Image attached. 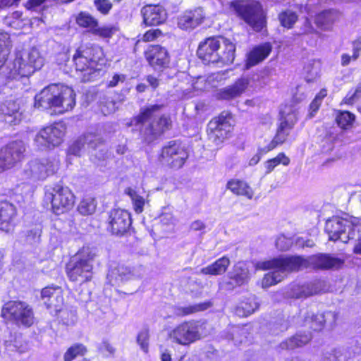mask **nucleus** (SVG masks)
Listing matches in <instances>:
<instances>
[{
	"label": "nucleus",
	"instance_id": "41",
	"mask_svg": "<svg viewBox=\"0 0 361 361\" xmlns=\"http://www.w3.org/2000/svg\"><path fill=\"white\" fill-rule=\"evenodd\" d=\"M353 55L350 56L347 53H343L341 56V64L345 67L348 66L351 61H357L361 52V39L360 38L353 40L352 42Z\"/></svg>",
	"mask_w": 361,
	"mask_h": 361
},
{
	"label": "nucleus",
	"instance_id": "45",
	"mask_svg": "<svg viewBox=\"0 0 361 361\" xmlns=\"http://www.w3.org/2000/svg\"><path fill=\"white\" fill-rule=\"evenodd\" d=\"M110 274L116 280L121 281L130 280L134 275L133 269L123 264H117L115 268L111 270Z\"/></svg>",
	"mask_w": 361,
	"mask_h": 361
},
{
	"label": "nucleus",
	"instance_id": "2",
	"mask_svg": "<svg viewBox=\"0 0 361 361\" xmlns=\"http://www.w3.org/2000/svg\"><path fill=\"white\" fill-rule=\"evenodd\" d=\"M104 49L95 44H82L72 56L73 66L84 82L90 81L93 75L101 71L105 63Z\"/></svg>",
	"mask_w": 361,
	"mask_h": 361
},
{
	"label": "nucleus",
	"instance_id": "19",
	"mask_svg": "<svg viewBox=\"0 0 361 361\" xmlns=\"http://www.w3.org/2000/svg\"><path fill=\"white\" fill-rule=\"evenodd\" d=\"M30 175L38 180H44L54 175L59 170V161L55 159H36L29 162Z\"/></svg>",
	"mask_w": 361,
	"mask_h": 361
},
{
	"label": "nucleus",
	"instance_id": "59",
	"mask_svg": "<svg viewBox=\"0 0 361 361\" xmlns=\"http://www.w3.org/2000/svg\"><path fill=\"white\" fill-rule=\"evenodd\" d=\"M247 305H248V303H247V302H244V301H243V302H242L240 303V307H238L237 311H239V312H240V309H242V310H247V312H246V313H243V316L247 317V316H248V315L251 314L254 312V310H254V309L247 310Z\"/></svg>",
	"mask_w": 361,
	"mask_h": 361
},
{
	"label": "nucleus",
	"instance_id": "54",
	"mask_svg": "<svg viewBox=\"0 0 361 361\" xmlns=\"http://www.w3.org/2000/svg\"><path fill=\"white\" fill-rule=\"evenodd\" d=\"M125 80L124 75L114 74L112 79L109 80L106 85L107 87H114L118 85V82Z\"/></svg>",
	"mask_w": 361,
	"mask_h": 361
},
{
	"label": "nucleus",
	"instance_id": "15",
	"mask_svg": "<svg viewBox=\"0 0 361 361\" xmlns=\"http://www.w3.org/2000/svg\"><path fill=\"white\" fill-rule=\"evenodd\" d=\"M76 25L85 29L92 35L107 39L112 38L118 31V27L113 25H99V21L92 15L86 11H80L75 18Z\"/></svg>",
	"mask_w": 361,
	"mask_h": 361
},
{
	"label": "nucleus",
	"instance_id": "57",
	"mask_svg": "<svg viewBox=\"0 0 361 361\" xmlns=\"http://www.w3.org/2000/svg\"><path fill=\"white\" fill-rule=\"evenodd\" d=\"M286 240V239L284 237L279 238L276 240V245L279 250H280L281 251H286L290 248V245H283V243H285Z\"/></svg>",
	"mask_w": 361,
	"mask_h": 361
},
{
	"label": "nucleus",
	"instance_id": "28",
	"mask_svg": "<svg viewBox=\"0 0 361 361\" xmlns=\"http://www.w3.org/2000/svg\"><path fill=\"white\" fill-rule=\"evenodd\" d=\"M21 120L20 105L17 100L7 99L0 104V122L16 125Z\"/></svg>",
	"mask_w": 361,
	"mask_h": 361
},
{
	"label": "nucleus",
	"instance_id": "63",
	"mask_svg": "<svg viewBox=\"0 0 361 361\" xmlns=\"http://www.w3.org/2000/svg\"><path fill=\"white\" fill-rule=\"evenodd\" d=\"M353 252L355 254L361 255V240H359L353 248Z\"/></svg>",
	"mask_w": 361,
	"mask_h": 361
},
{
	"label": "nucleus",
	"instance_id": "49",
	"mask_svg": "<svg viewBox=\"0 0 361 361\" xmlns=\"http://www.w3.org/2000/svg\"><path fill=\"white\" fill-rule=\"evenodd\" d=\"M98 351L106 357L113 356L116 352L115 348L107 340L103 341L98 346Z\"/></svg>",
	"mask_w": 361,
	"mask_h": 361
},
{
	"label": "nucleus",
	"instance_id": "1",
	"mask_svg": "<svg viewBox=\"0 0 361 361\" xmlns=\"http://www.w3.org/2000/svg\"><path fill=\"white\" fill-rule=\"evenodd\" d=\"M164 107L162 104L144 106L126 123L127 127L137 128L142 143L150 145L173 129V121L170 114H163L157 118H154V114Z\"/></svg>",
	"mask_w": 361,
	"mask_h": 361
},
{
	"label": "nucleus",
	"instance_id": "6",
	"mask_svg": "<svg viewBox=\"0 0 361 361\" xmlns=\"http://www.w3.org/2000/svg\"><path fill=\"white\" fill-rule=\"evenodd\" d=\"M298 121L297 114L294 111L288 113L286 116L284 112L281 111L279 121L273 138L267 145L257 149V154L250 159V164H257L262 157L286 143Z\"/></svg>",
	"mask_w": 361,
	"mask_h": 361
},
{
	"label": "nucleus",
	"instance_id": "17",
	"mask_svg": "<svg viewBox=\"0 0 361 361\" xmlns=\"http://www.w3.org/2000/svg\"><path fill=\"white\" fill-rule=\"evenodd\" d=\"M65 133L64 126L56 123L40 129L35 136V142L38 148L54 149L63 142Z\"/></svg>",
	"mask_w": 361,
	"mask_h": 361
},
{
	"label": "nucleus",
	"instance_id": "64",
	"mask_svg": "<svg viewBox=\"0 0 361 361\" xmlns=\"http://www.w3.org/2000/svg\"><path fill=\"white\" fill-rule=\"evenodd\" d=\"M358 96L361 95V84H359L353 90Z\"/></svg>",
	"mask_w": 361,
	"mask_h": 361
},
{
	"label": "nucleus",
	"instance_id": "30",
	"mask_svg": "<svg viewBox=\"0 0 361 361\" xmlns=\"http://www.w3.org/2000/svg\"><path fill=\"white\" fill-rule=\"evenodd\" d=\"M16 207L8 201H0V231L8 233L15 226Z\"/></svg>",
	"mask_w": 361,
	"mask_h": 361
},
{
	"label": "nucleus",
	"instance_id": "36",
	"mask_svg": "<svg viewBox=\"0 0 361 361\" xmlns=\"http://www.w3.org/2000/svg\"><path fill=\"white\" fill-rule=\"evenodd\" d=\"M334 121L337 126L343 130L352 129L356 121V116L348 110H335Z\"/></svg>",
	"mask_w": 361,
	"mask_h": 361
},
{
	"label": "nucleus",
	"instance_id": "25",
	"mask_svg": "<svg viewBox=\"0 0 361 361\" xmlns=\"http://www.w3.org/2000/svg\"><path fill=\"white\" fill-rule=\"evenodd\" d=\"M221 35H213L202 40L197 47V56L205 64L213 63L216 56V49L219 46Z\"/></svg>",
	"mask_w": 361,
	"mask_h": 361
},
{
	"label": "nucleus",
	"instance_id": "48",
	"mask_svg": "<svg viewBox=\"0 0 361 361\" xmlns=\"http://www.w3.org/2000/svg\"><path fill=\"white\" fill-rule=\"evenodd\" d=\"M97 10L102 15H108L112 9L113 4L109 0H94Z\"/></svg>",
	"mask_w": 361,
	"mask_h": 361
},
{
	"label": "nucleus",
	"instance_id": "46",
	"mask_svg": "<svg viewBox=\"0 0 361 361\" xmlns=\"http://www.w3.org/2000/svg\"><path fill=\"white\" fill-rule=\"evenodd\" d=\"M95 209L96 204L94 200L91 197L82 198L78 206V211L80 214L85 216L93 214Z\"/></svg>",
	"mask_w": 361,
	"mask_h": 361
},
{
	"label": "nucleus",
	"instance_id": "14",
	"mask_svg": "<svg viewBox=\"0 0 361 361\" xmlns=\"http://www.w3.org/2000/svg\"><path fill=\"white\" fill-rule=\"evenodd\" d=\"M238 15L256 32H261L267 26V16L259 2L249 4H236L234 6Z\"/></svg>",
	"mask_w": 361,
	"mask_h": 361
},
{
	"label": "nucleus",
	"instance_id": "23",
	"mask_svg": "<svg viewBox=\"0 0 361 361\" xmlns=\"http://www.w3.org/2000/svg\"><path fill=\"white\" fill-rule=\"evenodd\" d=\"M40 299L47 310L59 312L63 303V290L56 285L47 286L41 290Z\"/></svg>",
	"mask_w": 361,
	"mask_h": 361
},
{
	"label": "nucleus",
	"instance_id": "60",
	"mask_svg": "<svg viewBox=\"0 0 361 361\" xmlns=\"http://www.w3.org/2000/svg\"><path fill=\"white\" fill-rule=\"evenodd\" d=\"M20 0H1V5L4 7H11L18 5Z\"/></svg>",
	"mask_w": 361,
	"mask_h": 361
},
{
	"label": "nucleus",
	"instance_id": "40",
	"mask_svg": "<svg viewBox=\"0 0 361 361\" xmlns=\"http://www.w3.org/2000/svg\"><path fill=\"white\" fill-rule=\"evenodd\" d=\"M125 194L131 199L134 212L138 214H141L144 211L145 205V198L131 187L125 189Z\"/></svg>",
	"mask_w": 361,
	"mask_h": 361
},
{
	"label": "nucleus",
	"instance_id": "16",
	"mask_svg": "<svg viewBox=\"0 0 361 361\" xmlns=\"http://www.w3.org/2000/svg\"><path fill=\"white\" fill-rule=\"evenodd\" d=\"M132 216L128 210L111 209L106 220V230L116 236L122 237L128 233L132 227Z\"/></svg>",
	"mask_w": 361,
	"mask_h": 361
},
{
	"label": "nucleus",
	"instance_id": "61",
	"mask_svg": "<svg viewBox=\"0 0 361 361\" xmlns=\"http://www.w3.org/2000/svg\"><path fill=\"white\" fill-rule=\"evenodd\" d=\"M161 361H171V355L167 350L162 352L161 354Z\"/></svg>",
	"mask_w": 361,
	"mask_h": 361
},
{
	"label": "nucleus",
	"instance_id": "11",
	"mask_svg": "<svg viewBox=\"0 0 361 361\" xmlns=\"http://www.w3.org/2000/svg\"><path fill=\"white\" fill-rule=\"evenodd\" d=\"M360 227L361 219L359 218L352 216L345 218L334 216L326 221L324 230L329 240H341L346 243L355 238V233L359 232Z\"/></svg>",
	"mask_w": 361,
	"mask_h": 361
},
{
	"label": "nucleus",
	"instance_id": "37",
	"mask_svg": "<svg viewBox=\"0 0 361 361\" xmlns=\"http://www.w3.org/2000/svg\"><path fill=\"white\" fill-rule=\"evenodd\" d=\"M213 305L210 300L190 305L185 307H178L176 308V315L180 317H184L196 314L200 312H204Z\"/></svg>",
	"mask_w": 361,
	"mask_h": 361
},
{
	"label": "nucleus",
	"instance_id": "10",
	"mask_svg": "<svg viewBox=\"0 0 361 361\" xmlns=\"http://www.w3.org/2000/svg\"><path fill=\"white\" fill-rule=\"evenodd\" d=\"M76 197L72 190L60 183L47 188L44 191V201L50 204V209L56 216L71 212L75 204Z\"/></svg>",
	"mask_w": 361,
	"mask_h": 361
},
{
	"label": "nucleus",
	"instance_id": "8",
	"mask_svg": "<svg viewBox=\"0 0 361 361\" xmlns=\"http://www.w3.org/2000/svg\"><path fill=\"white\" fill-rule=\"evenodd\" d=\"M189 157L185 144L180 140H171L164 144L157 155L159 166L177 171L183 167Z\"/></svg>",
	"mask_w": 361,
	"mask_h": 361
},
{
	"label": "nucleus",
	"instance_id": "35",
	"mask_svg": "<svg viewBox=\"0 0 361 361\" xmlns=\"http://www.w3.org/2000/svg\"><path fill=\"white\" fill-rule=\"evenodd\" d=\"M231 264L228 257L224 255L207 267L200 269V273L204 275L219 276L224 274Z\"/></svg>",
	"mask_w": 361,
	"mask_h": 361
},
{
	"label": "nucleus",
	"instance_id": "13",
	"mask_svg": "<svg viewBox=\"0 0 361 361\" xmlns=\"http://www.w3.org/2000/svg\"><path fill=\"white\" fill-rule=\"evenodd\" d=\"M42 64V58L36 49L22 51L14 59L7 78L11 80H18L23 78L30 77L36 70L40 68Z\"/></svg>",
	"mask_w": 361,
	"mask_h": 361
},
{
	"label": "nucleus",
	"instance_id": "62",
	"mask_svg": "<svg viewBox=\"0 0 361 361\" xmlns=\"http://www.w3.org/2000/svg\"><path fill=\"white\" fill-rule=\"evenodd\" d=\"M135 90L137 92H140V93L145 92L147 90V85L144 83H138L135 86Z\"/></svg>",
	"mask_w": 361,
	"mask_h": 361
},
{
	"label": "nucleus",
	"instance_id": "12",
	"mask_svg": "<svg viewBox=\"0 0 361 361\" xmlns=\"http://www.w3.org/2000/svg\"><path fill=\"white\" fill-rule=\"evenodd\" d=\"M204 326L205 322L200 320H185L177 324L168 335L173 342L188 346L202 338Z\"/></svg>",
	"mask_w": 361,
	"mask_h": 361
},
{
	"label": "nucleus",
	"instance_id": "29",
	"mask_svg": "<svg viewBox=\"0 0 361 361\" xmlns=\"http://www.w3.org/2000/svg\"><path fill=\"white\" fill-rule=\"evenodd\" d=\"M235 44L230 39L221 36L219 40V46L216 49V56L213 63H220L223 66L230 65L233 63L235 57Z\"/></svg>",
	"mask_w": 361,
	"mask_h": 361
},
{
	"label": "nucleus",
	"instance_id": "42",
	"mask_svg": "<svg viewBox=\"0 0 361 361\" xmlns=\"http://www.w3.org/2000/svg\"><path fill=\"white\" fill-rule=\"evenodd\" d=\"M278 18L280 25L283 27L290 30L294 27V25L298 20V16L296 12L286 9L279 13Z\"/></svg>",
	"mask_w": 361,
	"mask_h": 361
},
{
	"label": "nucleus",
	"instance_id": "9",
	"mask_svg": "<svg viewBox=\"0 0 361 361\" xmlns=\"http://www.w3.org/2000/svg\"><path fill=\"white\" fill-rule=\"evenodd\" d=\"M1 317L18 327L28 329L36 323L34 309L22 300H9L4 304Z\"/></svg>",
	"mask_w": 361,
	"mask_h": 361
},
{
	"label": "nucleus",
	"instance_id": "33",
	"mask_svg": "<svg viewBox=\"0 0 361 361\" xmlns=\"http://www.w3.org/2000/svg\"><path fill=\"white\" fill-rule=\"evenodd\" d=\"M311 340L312 335L310 333L298 332L281 342L279 347L284 350H295L305 346Z\"/></svg>",
	"mask_w": 361,
	"mask_h": 361
},
{
	"label": "nucleus",
	"instance_id": "4",
	"mask_svg": "<svg viewBox=\"0 0 361 361\" xmlns=\"http://www.w3.org/2000/svg\"><path fill=\"white\" fill-rule=\"evenodd\" d=\"M76 104L74 90L61 84H51L44 87L35 97L36 108L55 109L60 114L71 111Z\"/></svg>",
	"mask_w": 361,
	"mask_h": 361
},
{
	"label": "nucleus",
	"instance_id": "27",
	"mask_svg": "<svg viewBox=\"0 0 361 361\" xmlns=\"http://www.w3.org/2000/svg\"><path fill=\"white\" fill-rule=\"evenodd\" d=\"M273 46L269 42L253 46L246 54L245 68L249 69L261 63L271 54Z\"/></svg>",
	"mask_w": 361,
	"mask_h": 361
},
{
	"label": "nucleus",
	"instance_id": "18",
	"mask_svg": "<svg viewBox=\"0 0 361 361\" xmlns=\"http://www.w3.org/2000/svg\"><path fill=\"white\" fill-rule=\"evenodd\" d=\"M143 55L148 65L154 71L163 72L170 67V53L166 47L161 44L148 45Z\"/></svg>",
	"mask_w": 361,
	"mask_h": 361
},
{
	"label": "nucleus",
	"instance_id": "44",
	"mask_svg": "<svg viewBox=\"0 0 361 361\" xmlns=\"http://www.w3.org/2000/svg\"><path fill=\"white\" fill-rule=\"evenodd\" d=\"M304 322L312 331H321L325 325V319L323 314L312 313L305 317Z\"/></svg>",
	"mask_w": 361,
	"mask_h": 361
},
{
	"label": "nucleus",
	"instance_id": "53",
	"mask_svg": "<svg viewBox=\"0 0 361 361\" xmlns=\"http://www.w3.org/2000/svg\"><path fill=\"white\" fill-rule=\"evenodd\" d=\"M145 80L153 91L156 90L160 85V80L152 74L146 75Z\"/></svg>",
	"mask_w": 361,
	"mask_h": 361
},
{
	"label": "nucleus",
	"instance_id": "5",
	"mask_svg": "<svg viewBox=\"0 0 361 361\" xmlns=\"http://www.w3.org/2000/svg\"><path fill=\"white\" fill-rule=\"evenodd\" d=\"M97 257L94 247L83 245L65 264V273L71 282L80 285L93 279L94 262Z\"/></svg>",
	"mask_w": 361,
	"mask_h": 361
},
{
	"label": "nucleus",
	"instance_id": "34",
	"mask_svg": "<svg viewBox=\"0 0 361 361\" xmlns=\"http://www.w3.org/2000/svg\"><path fill=\"white\" fill-rule=\"evenodd\" d=\"M226 188L236 196H243L251 200L254 192L249 184L245 180L238 178H231L228 180Z\"/></svg>",
	"mask_w": 361,
	"mask_h": 361
},
{
	"label": "nucleus",
	"instance_id": "22",
	"mask_svg": "<svg viewBox=\"0 0 361 361\" xmlns=\"http://www.w3.org/2000/svg\"><path fill=\"white\" fill-rule=\"evenodd\" d=\"M249 85L250 79L242 76L237 78L231 85L219 89L215 94V98L221 101L233 100L245 93Z\"/></svg>",
	"mask_w": 361,
	"mask_h": 361
},
{
	"label": "nucleus",
	"instance_id": "52",
	"mask_svg": "<svg viewBox=\"0 0 361 361\" xmlns=\"http://www.w3.org/2000/svg\"><path fill=\"white\" fill-rule=\"evenodd\" d=\"M360 98L354 91L350 90L341 100L340 105L352 106Z\"/></svg>",
	"mask_w": 361,
	"mask_h": 361
},
{
	"label": "nucleus",
	"instance_id": "31",
	"mask_svg": "<svg viewBox=\"0 0 361 361\" xmlns=\"http://www.w3.org/2000/svg\"><path fill=\"white\" fill-rule=\"evenodd\" d=\"M249 280V271L247 268L234 266L232 271L228 275V280L224 283V286L226 290L232 291L236 288L247 284Z\"/></svg>",
	"mask_w": 361,
	"mask_h": 361
},
{
	"label": "nucleus",
	"instance_id": "43",
	"mask_svg": "<svg viewBox=\"0 0 361 361\" xmlns=\"http://www.w3.org/2000/svg\"><path fill=\"white\" fill-rule=\"evenodd\" d=\"M328 92L326 88H322L315 95L308 106L307 118H312L315 116L316 114L319 110L323 99L327 97Z\"/></svg>",
	"mask_w": 361,
	"mask_h": 361
},
{
	"label": "nucleus",
	"instance_id": "39",
	"mask_svg": "<svg viewBox=\"0 0 361 361\" xmlns=\"http://www.w3.org/2000/svg\"><path fill=\"white\" fill-rule=\"evenodd\" d=\"M87 348L83 343H75L68 348L64 353L63 361H73L78 357H83L87 353Z\"/></svg>",
	"mask_w": 361,
	"mask_h": 361
},
{
	"label": "nucleus",
	"instance_id": "26",
	"mask_svg": "<svg viewBox=\"0 0 361 361\" xmlns=\"http://www.w3.org/2000/svg\"><path fill=\"white\" fill-rule=\"evenodd\" d=\"M204 20L202 9L196 8L184 11L177 18L178 27L184 31H191L200 25Z\"/></svg>",
	"mask_w": 361,
	"mask_h": 361
},
{
	"label": "nucleus",
	"instance_id": "47",
	"mask_svg": "<svg viewBox=\"0 0 361 361\" xmlns=\"http://www.w3.org/2000/svg\"><path fill=\"white\" fill-rule=\"evenodd\" d=\"M136 341L145 353H148L149 343V330L148 328L141 330L137 334Z\"/></svg>",
	"mask_w": 361,
	"mask_h": 361
},
{
	"label": "nucleus",
	"instance_id": "58",
	"mask_svg": "<svg viewBox=\"0 0 361 361\" xmlns=\"http://www.w3.org/2000/svg\"><path fill=\"white\" fill-rule=\"evenodd\" d=\"M8 169H11V167L7 165V162L6 161L5 159L2 154H0V173Z\"/></svg>",
	"mask_w": 361,
	"mask_h": 361
},
{
	"label": "nucleus",
	"instance_id": "3",
	"mask_svg": "<svg viewBox=\"0 0 361 361\" xmlns=\"http://www.w3.org/2000/svg\"><path fill=\"white\" fill-rule=\"evenodd\" d=\"M274 264L283 271H296L302 269H312L315 271H326L341 269L343 259L338 258L329 253L319 252L305 258L302 256L289 255L286 259H276Z\"/></svg>",
	"mask_w": 361,
	"mask_h": 361
},
{
	"label": "nucleus",
	"instance_id": "32",
	"mask_svg": "<svg viewBox=\"0 0 361 361\" xmlns=\"http://www.w3.org/2000/svg\"><path fill=\"white\" fill-rule=\"evenodd\" d=\"M341 16V12L335 8L325 9L314 17L315 25L322 30H330Z\"/></svg>",
	"mask_w": 361,
	"mask_h": 361
},
{
	"label": "nucleus",
	"instance_id": "55",
	"mask_svg": "<svg viewBox=\"0 0 361 361\" xmlns=\"http://www.w3.org/2000/svg\"><path fill=\"white\" fill-rule=\"evenodd\" d=\"M47 0H28L25 3V8L28 10H33L37 7L41 6L43 3H44Z\"/></svg>",
	"mask_w": 361,
	"mask_h": 361
},
{
	"label": "nucleus",
	"instance_id": "50",
	"mask_svg": "<svg viewBox=\"0 0 361 361\" xmlns=\"http://www.w3.org/2000/svg\"><path fill=\"white\" fill-rule=\"evenodd\" d=\"M163 32L159 28L156 29H150L147 30L142 37V42H149L152 41H154L158 39L159 37L163 36Z\"/></svg>",
	"mask_w": 361,
	"mask_h": 361
},
{
	"label": "nucleus",
	"instance_id": "7",
	"mask_svg": "<svg viewBox=\"0 0 361 361\" xmlns=\"http://www.w3.org/2000/svg\"><path fill=\"white\" fill-rule=\"evenodd\" d=\"M233 117L231 111L224 110L213 116L207 124V138L218 149L221 148L233 135Z\"/></svg>",
	"mask_w": 361,
	"mask_h": 361
},
{
	"label": "nucleus",
	"instance_id": "51",
	"mask_svg": "<svg viewBox=\"0 0 361 361\" xmlns=\"http://www.w3.org/2000/svg\"><path fill=\"white\" fill-rule=\"evenodd\" d=\"M41 235V231L39 229H30L25 234V240L32 244L38 242Z\"/></svg>",
	"mask_w": 361,
	"mask_h": 361
},
{
	"label": "nucleus",
	"instance_id": "38",
	"mask_svg": "<svg viewBox=\"0 0 361 361\" xmlns=\"http://www.w3.org/2000/svg\"><path fill=\"white\" fill-rule=\"evenodd\" d=\"M290 163V159L285 152H279L274 157L268 159L265 161L264 166L265 169V174H269L280 164L283 166H288Z\"/></svg>",
	"mask_w": 361,
	"mask_h": 361
},
{
	"label": "nucleus",
	"instance_id": "56",
	"mask_svg": "<svg viewBox=\"0 0 361 361\" xmlns=\"http://www.w3.org/2000/svg\"><path fill=\"white\" fill-rule=\"evenodd\" d=\"M206 226L204 222L200 220H195L190 224V229L194 231H200L204 230Z\"/></svg>",
	"mask_w": 361,
	"mask_h": 361
},
{
	"label": "nucleus",
	"instance_id": "20",
	"mask_svg": "<svg viewBox=\"0 0 361 361\" xmlns=\"http://www.w3.org/2000/svg\"><path fill=\"white\" fill-rule=\"evenodd\" d=\"M140 13L142 24L146 27L163 25L168 18L166 9L160 4H146L141 8Z\"/></svg>",
	"mask_w": 361,
	"mask_h": 361
},
{
	"label": "nucleus",
	"instance_id": "24",
	"mask_svg": "<svg viewBox=\"0 0 361 361\" xmlns=\"http://www.w3.org/2000/svg\"><path fill=\"white\" fill-rule=\"evenodd\" d=\"M286 257H274L271 259H269L268 260H265L263 262H261L259 264V267L262 270H272L271 271H269L267 274H265L262 279V286L264 288H269L272 286H275L280 281H281V276L280 275V273H292V272H297L296 271H283L281 270L280 268L276 267L275 266V263L274 261L279 259H286Z\"/></svg>",
	"mask_w": 361,
	"mask_h": 361
},
{
	"label": "nucleus",
	"instance_id": "21",
	"mask_svg": "<svg viewBox=\"0 0 361 361\" xmlns=\"http://www.w3.org/2000/svg\"><path fill=\"white\" fill-rule=\"evenodd\" d=\"M7 165L13 168L16 164L23 161L26 157V145L22 140L8 142L0 149Z\"/></svg>",
	"mask_w": 361,
	"mask_h": 361
}]
</instances>
